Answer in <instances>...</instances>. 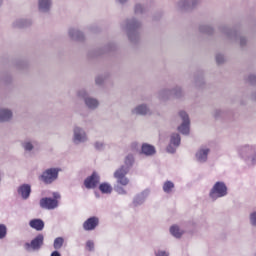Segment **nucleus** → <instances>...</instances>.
Instances as JSON below:
<instances>
[{
  "instance_id": "obj_43",
  "label": "nucleus",
  "mask_w": 256,
  "mask_h": 256,
  "mask_svg": "<svg viewBox=\"0 0 256 256\" xmlns=\"http://www.w3.org/2000/svg\"><path fill=\"white\" fill-rule=\"evenodd\" d=\"M16 67L18 69H24L25 67H27V62H25V60H20L16 62Z\"/></svg>"
},
{
  "instance_id": "obj_11",
  "label": "nucleus",
  "mask_w": 256,
  "mask_h": 256,
  "mask_svg": "<svg viewBox=\"0 0 256 256\" xmlns=\"http://www.w3.org/2000/svg\"><path fill=\"white\" fill-rule=\"evenodd\" d=\"M131 113L138 116H151L152 110L148 104H138L131 110Z\"/></svg>"
},
{
  "instance_id": "obj_19",
  "label": "nucleus",
  "mask_w": 256,
  "mask_h": 256,
  "mask_svg": "<svg viewBox=\"0 0 256 256\" xmlns=\"http://www.w3.org/2000/svg\"><path fill=\"white\" fill-rule=\"evenodd\" d=\"M33 24V21L30 18H18L12 22V27L16 29H23L30 27Z\"/></svg>"
},
{
  "instance_id": "obj_35",
  "label": "nucleus",
  "mask_w": 256,
  "mask_h": 256,
  "mask_svg": "<svg viewBox=\"0 0 256 256\" xmlns=\"http://www.w3.org/2000/svg\"><path fill=\"white\" fill-rule=\"evenodd\" d=\"M116 182L118 180L116 179ZM122 184L117 183V185L114 186V191L119 195H127V191L121 186Z\"/></svg>"
},
{
  "instance_id": "obj_12",
  "label": "nucleus",
  "mask_w": 256,
  "mask_h": 256,
  "mask_svg": "<svg viewBox=\"0 0 256 256\" xmlns=\"http://www.w3.org/2000/svg\"><path fill=\"white\" fill-rule=\"evenodd\" d=\"M100 183V176L93 172L89 177L84 180V186L87 189H94Z\"/></svg>"
},
{
  "instance_id": "obj_2",
  "label": "nucleus",
  "mask_w": 256,
  "mask_h": 256,
  "mask_svg": "<svg viewBox=\"0 0 256 256\" xmlns=\"http://www.w3.org/2000/svg\"><path fill=\"white\" fill-rule=\"evenodd\" d=\"M135 158L132 154H128L124 159V165L117 169L113 176L117 180V183L121 186H127L130 180L126 177L130 169L133 167Z\"/></svg>"
},
{
  "instance_id": "obj_25",
  "label": "nucleus",
  "mask_w": 256,
  "mask_h": 256,
  "mask_svg": "<svg viewBox=\"0 0 256 256\" xmlns=\"http://www.w3.org/2000/svg\"><path fill=\"white\" fill-rule=\"evenodd\" d=\"M13 118V112L12 110H9L8 108H0V123H6L11 121Z\"/></svg>"
},
{
  "instance_id": "obj_10",
  "label": "nucleus",
  "mask_w": 256,
  "mask_h": 256,
  "mask_svg": "<svg viewBox=\"0 0 256 256\" xmlns=\"http://www.w3.org/2000/svg\"><path fill=\"white\" fill-rule=\"evenodd\" d=\"M44 245V235L39 234L35 239H32L30 243L24 244V249L30 251H39Z\"/></svg>"
},
{
  "instance_id": "obj_23",
  "label": "nucleus",
  "mask_w": 256,
  "mask_h": 256,
  "mask_svg": "<svg viewBox=\"0 0 256 256\" xmlns=\"http://www.w3.org/2000/svg\"><path fill=\"white\" fill-rule=\"evenodd\" d=\"M68 35L74 41H83L85 39L84 33L77 28H69Z\"/></svg>"
},
{
  "instance_id": "obj_15",
  "label": "nucleus",
  "mask_w": 256,
  "mask_h": 256,
  "mask_svg": "<svg viewBox=\"0 0 256 256\" xmlns=\"http://www.w3.org/2000/svg\"><path fill=\"white\" fill-rule=\"evenodd\" d=\"M58 206H59L58 201L53 198L46 197V198L40 199V208L54 210Z\"/></svg>"
},
{
  "instance_id": "obj_18",
  "label": "nucleus",
  "mask_w": 256,
  "mask_h": 256,
  "mask_svg": "<svg viewBox=\"0 0 256 256\" xmlns=\"http://www.w3.org/2000/svg\"><path fill=\"white\" fill-rule=\"evenodd\" d=\"M238 153L244 160H249L255 154V149L252 146L245 145L238 149Z\"/></svg>"
},
{
  "instance_id": "obj_16",
  "label": "nucleus",
  "mask_w": 256,
  "mask_h": 256,
  "mask_svg": "<svg viewBox=\"0 0 256 256\" xmlns=\"http://www.w3.org/2000/svg\"><path fill=\"white\" fill-rule=\"evenodd\" d=\"M211 150L208 148H200L196 154H195V159L198 163L204 164L208 161V156L210 154Z\"/></svg>"
},
{
  "instance_id": "obj_27",
  "label": "nucleus",
  "mask_w": 256,
  "mask_h": 256,
  "mask_svg": "<svg viewBox=\"0 0 256 256\" xmlns=\"http://www.w3.org/2000/svg\"><path fill=\"white\" fill-rule=\"evenodd\" d=\"M141 154L145 156H153L156 154V148L150 144H142Z\"/></svg>"
},
{
  "instance_id": "obj_32",
  "label": "nucleus",
  "mask_w": 256,
  "mask_h": 256,
  "mask_svg": "<svg viewBox=\"0 0 256 256\" xmlns=\"http://www.w3.org/2000/svg\"><path fill=\"white\" fill-rule=\"evenodd\" d=\"M174 188H175V184L173 182L166 181L163 184L162 190L166 194H171Z\"/></svg>"
},
{
  "instance_id": "obj_29",
  "label": "nucleus",
  "mask_w": 256,
  "mask_h": 256,
  "mask_svg": "<svg viewBox=\"0 0 256 256\" xmlns=\"http://www.w3.org/2000/svg\"><path fill=\"white\" fill-rule=\"evenodd\" d=\"M199 31L202 34L212 35L214 33V28L210 25L202 24L199 26Z\"/></svg>"
},
{
  "instance_id": "obj_36",
  "label": "nucleus",
  "mask_w": 256,
  "mask_h": 256,
  "mask_svg": "<svg viewBox=\"0 0 256 256\" xmlns=\"http://www.w3.org/2000/svg\"><path fill=\"white\" fill-rule=\"evenodd\" d=\"M194 84L196 87H202L205 85V80L203 76H195Z\"/></svg>"
},
{
  "instance_id": "obj_5",
  "label": "nucleus",
  "mask_w": 256,
  "mask_h": 256,
  "mask_svg": "<svg viewBox=\"0 0 256 256\" xmlns=\"http://www.w3.org/2000/svg\"><path fill=\"white\" fill-rule=\"evenodd\" d=\"M76 95L78 98L83 100L84 105L91 111H95L100 106L99 100L97 98H93V96H89V93L85 88L77 90Z\"/></svg>"
},
{
  "instance_id": "obj_33",
  "label": "nucleus",
  "mask_w": 256,
  "mask_h": 256,
  "mask_svg": "<svg viewBox=\"0 0 256 256\" xmlns=\"http://www.w3.org/2000/svg\"><path fill=\"white\" fill-rule=\"evenodd\" d=\"M99 191L103 194H111L113 188L109 183H102L99 185Z\"/></svg>"
},
{
  "instance_id": "obj_28",
  "label": "nucleus",
  "mask_w": 256,
  "mask_h": 256,
  "mask_svg": "<svg viewBox=\"0 0 256 256\" xmlns=\"http://www.w3.org/2000/svg\"><path fill=\"white\" fill-rule=\"evenodd\" d=\"M133 10L134 14L143 15L147 12V7L142 3H135Z\"/></svg>"
},
{
  "instance_id": "obj_39",
  "label": "nucleus",
  "mask_w": 256,
  "mask_h": 256,
  "mask_svg": "<svg viewBox=\"0 0 256 256\" xmlns=\"http://www.w3.org/2000/svg\"><path fill=\"white\" fill-rule=\"evenodd\" d=\"M7 236V227L4 224H0V240Z\"/></svg>"
},
{
  "instance_id": "obj_3",
  "label": "nucleus",
  "mask_w": 256,
  "mask_h": 256,
  "mask_svg": "<svg viewBox=\"0 0 256 256\" xmlns=\"http://www.w3.org/2000/svg\"><path fill=\"white\" fill-rule=\"evenodd\" d=\"M221 33L226 35V38L232 42H236L239 39V44L241 48H244L247 45V38L242 36L241 32L236 29H231L228 26L220 27Z\"/></svg>"
},
{
  "instance_id": "obj_38",
  "label": "nucleus",
  "mask_w": 256,
  "mask_h": 256,
  "mask_svg": "<svg viewBox=\"0 0 256 256\" xmlns=\"http://www.w3.org/2000/svg\"><path fill=\"white\" fill-rule=\"evenodd\" d=\"M249 222L250 225L256 228V211H253L249 215Z\"/></svg>"
},
{
  "instance_id": "obj_30",
  "label": "nucleus",
  "mask_w": 256,
  "mask_h": 256,
  "mask_svg": "<svg viewBox=\"0 0 256 256\" xmlns=\"http://www.w3.org/2000/svg\"><path fill=\"white\" fill-rule=\"evenodd\" d=\"M169 231H170V234L177 239L181 238L182 235L184 234V232L180 230L179 226H176V225L170 227Z\"/></svg>"
},
{
  "instance_id": "obj_53",
  "label": "nucleus",
  "mask_w": 256,
  "mask_h": 256,
  "mask_svg": "<svg viewBox=\"0 0 256 256\" xmlns=\"http://www.w3.org/2000/svg\"><path fill=\"white\" fill-rule=\"evenodd\" d=\"M3 5V0H0V7Z\"/></svg>"
},
{
  "instance_id": "obj_37",
  "label": "nucleus",
  "mask_w": 256,
  "mask_h": 256,
  "mask_svg": "<svg viewBox=\"0 0 256 256\" xmlns=\"http://www.w3.org/2000/svg\"><path fill=\"white\" fill-rule=\"evenodd\" d=\"M225 115L224 110H221L220 108H216L213 112V117L215 119H220Z\"/></svg>"
},
{
  "instance_id": "obj_6",
  "label": "nucleus",
  "mask_w": 256,
  "mask_h": 256,
  "mask_svg": "<svg viewBox=\"0 0 256 256\" xmlns=\"http://www.w3.org/2000/svg\"><path fill=\"white\" fill-rule=\"evenodd\" d=\"M183 96H184V92L180 86H175L171 90L168 88H164L163 90H160V92H158V99L162 101H167L172 97L176 99H180Z\"/></svg>"
},
{
  "instance_id": "obj_13",
  "label": "nucleus",
  "mask_w": 256,
  "mask_h": 256,
  "mask_svg": "<svg viewBox=\"0 0 256 256\" xmlns=\"http://www.w3.org/2000/svg\"><path fill=\"white\" fill-rule=\"evenodd\" d=\"M200 3V0H179L177 8L179 10L187 11L195 8Z\"/></svg>"
},
{
  "instance_id": "obj_34",
  "label": "nucleus",
  "mask_w": 256,
  "mask_h": 256,
  "mask_svg": "<svg viewBox=\"0 0 256 256\" xmlns=\"http://www.w3.org/2000/svg\"><path fill=\"white\" fill-rule=\"evenodd\" d=\"M64 242H65V240L63 237H57L56 239H54V245H53L54 249H56V250L61 249L64 245Z\"/></svg>"
},
{
  "instance_id": "obj_54",
  "label": "nucleus",
  "mask_w": 256,
  "mask_h": 256,
  "mask_svg": "<svg viewBox=\"0 0 256 256\" xmlns=\"http://www.w3.org/2000/svg\"><path fill=\"white\" fill-rule=\"evenodd\" d=\"M255 256H256V253H255Z\"/></svg>"
},
{
  "instance_id": "obj_49",
  "label": "nucleus",
  "mask_w": 256,
  "mask_h": 256,
  "mask_svg": "<svg viewBox=\"0 0 256 256\" xmlns=\"http://www.w3.org/2000/svg\"><path fill=\"white\" fill-rule=\"evenodd\" d=\"M52 196L54 197L53 200H58V199H61V195L58 193V192H54V194H52Z\"/></svg>"
},
{
  "instance_id": "obj_4",
  "label": "nucleus",
  "mask_w": 256,
  "mask_h": 256,
  "mask_svg": "<svg viewBox=\"0 0 256 256\" xmlns=\"http://www.w3.org/2000/svg\"><path fill=\"white\" fill-rule=\"evenodd\" d=\"M228 195V187L222 182H216L209 191L208 197L212 202H216L220 198H224Z\"/></svg>"
},
{
  "instance_id": "obj_52",
  "label": "nucleus",
  "mask_w": 256,
  "mask_h": 256,
  "mask_svg": "<svg viewBox=\"0 0 256 256\" xmlns=\"http://www.w3.org/2000/svg\"><path fill=\"white\" fill-rule=\"evenodd\" d=\"M96 198H100V195L98 193H95Z\"/></svg>"
},
{
  "instance_id": "obj_14",
  "label": "nucleus",
  "mask_w": 256,
  "mask_h": 256,
  "mask_svg": "<svg viewBox=\"0 0 256 256\" xmlns=\"http://www.w3.org/2000/svg\"><path fill=\"white\" fill-rule=\"evenodd\" d=\"M20 146H22L24 152L32 153L39 146V143L34 139L27 138L20 142Z\"/></svg>"
},
{
  "instance_id": "obj_31",
  "label": "nucleus",
  "mask_w": 256,
  "mask_h": 256,
  "mask_svg": "<svg viewBox=\"0 0 256 256\" xmlns=\"http://www.w3.org/2000/svg\"><path fill=\"white\" fill-rule=\"evenodd\" d=\"M170 144H172L175 148L179 147L181 144V136L177 133H174L170 137Z\"/></svg>"
},
{
  "instance_id": "obj_20",
  "label": "nucleus",
  "mask_w": 256,
  "mask_h": 256,
  "mask_svg": "<svg viewBox=\"0 0 256 256\" xmlns=\"http://www.w3.org/2000/svg\"><path fill=\"white\" fill-rule=\"evenodd\" d=\"M99 225V219L97 217H90L86 221H84L82 227L85 231H93Z\"/></svg>"
},
{
  "instance_id": "obj_42",
  "label": "nucleus",
  "mask_w": 256,
  "mask_h": 256,
  "mask_svg": "<svg viewBox=\"0 0 256 256\" xmlns=\"http://www.w3.org/2000/svg\"><path fill=\"white\" fill-rule=\"evenodd\" d=\"M105 80H106V76H96L95 84L96 85H102Z\"/></svg>"
},
{
  "instance_id": "obj_9",
  "label": "nucleus",
  "mask_w": 256,
  "mask_h": 256,
  "mask_svg": "<svg viewBox=\"0 0 256 256\" xmlns=\"http://www.w3.org/2000/svg\"><path fill=\"white\" fill-rule=\"evenodd\" d=\"M179 117L182 120V124L177 128V130L182 134V135H189L190 134V118L187 112H184V110H181L179 112Z\"/></svg>"
},
{
  "instance_id": "obj_47",
  "label": "nucleus",
  "mask_w": 256,
  "mask_h": 256,
  "mask_svg": "<svg viewBox=\"0 0 256 256\" xmlns=\"http://www.w3.org/2000/svg\"><path fill=\"white\" fill-rule=\"evenodd\" d=\"M166 150H167L168 153H171V154L176 153V148H174V147L172 146V144H169V145L167 146Z\"/></svg>"
},
{
  "instance_id": "obj_41",
  "label": "nucleus",
  "mask_w": 256,
  "mask_h": 256,
  "mask_svg": "<svg viewBox=\"0 0 256 256\" xmlns=\"http://www.w3.org/2000/svg\"><path fill=\"white\" fill-rule=\"evenodd\" d=\"M225 62V56L223 54H216V63L222 65Z\"/></svg>"
},
{
  "instance_id": "obj_7",
  "label": "nucleus",
  "mask_w": 256,
  "mask_h": 256,
  "mask_svg": "<svg viewBox=\"0 0 256 256\" xmlns=\"http://www.w3.org/2000/svg\"><path fill=\"white\" fill-rule=\"evenodd\" d=\"M60 171L61 169L59 168L47 169L46 171L42 172V175L38 177V180L42 181L46 185H51L58 179Z\"/></svg>"
},
{
  "instance_id": "obj_21",
  "label": "nucleus",
  "mask_w": 256,
  "mask_h": 256,
  "mask_svg": "<svg viewBox=\"0 0 256 256\" xmlns=\"http://www.w3.org/2000/svg\"><path fill=\"white\" fill-rule=\"evenodd\" d=\"M115 49H116V45L113 43H110V44H107V46H105L104 50H96L95 52H89L88 57L90 58L99 57L105 53L114 51Z\"/></svg>"
},
{
  "instance_id": "obj_40",
  "label": "nucleus",
  "mask_w": 256,
  "mask_h": 256,
  "mask_svg": "<svg viewBox=\"0 0 256 256\" xmlns=\"http://www.w3.org/2000/svg\"><path fill=\"white\" fill-rule=\"evenodd\" d=\"M93 146H94V149L97 150V151H103L105 149L104 142H95L93 144Z\"/></svg>"
},
{
  "instance_id": "obj_45",
  "label": "nucleus",
  "mask_w": 256,
  "mask_h": 256,
  "mask_svg": "<svg viewBox=\"0 0 256 256\" xmlns=\"http://www.w3.org/2000/svg\"><path fill=\"white\" fill-rule=\"evenodd\" d=\"M248 82L251 84V85H256V76L255 74H250L248 76Z\"/></svg>"
},
{
  "instance_id": "obj_24",
  "label": "nucleus",
  "mask_w": 256,
  "mask_h": 256,
  "mask_svg": "<svg viewBox=\"0 0 256 256\" xmlns=\"http://www.w3.org/2000/svg\"><path fill=\"white\" fill-rule=\"evenodd\" d=\"M31 192L32 189L31 185L29 184H23L20 187H18V195H20V197H22L24 200L29 199Z\"/></svg>"
},
{
  "instance_id": "obj_48",
  "label": "nucleus",
  "mask_w": 256,
  "mask_h": 256,
  "mask_svg": "<svg viewBox=\"0 0 256 256\" xmlns=\"http://www.w3.org/2000/svg\"><path fill=\"white\" fill-rule=\"evenodd\" d=\"M130 0H115L116 3L120 5H126Z\"/></svg>"
},
{
  "instance_id": "obj_50",
  "label": "nucleus",
  "mask_w": 256,
  "mask_h": 256,
  "mask_svg": "<svg viewBox=\"0 0 256 256\" xmlns=\"http://www.w3.org/2000/svg\"><path fill=\"white\" fill-rule=\"evenodd\" d=\"M50 256H62L60 252H58L57 250L52 252V254H50Z\"/></svg>"
},
{
  "instance_id": "obj_26",
  "label": "nucleus",
  "mask_w": 256,
  "mask_h": 256,
  "mask_svg": "<svg viewBox=\"0 0 256 256\" xmlns=\"http://www.w3.org/2000/svg\"><path fill=\"white\" fill-rule=\"evenodd\" d=\"M28 225H30V228L36 231H43L45 228V223L42 219H32Z\"/></svg>"
},
{
  "instance_id": "obj_46",
  "label": "nucleus",
  "mask_w": 256,
  "mask_h": 256,
  "mask_svg": "<svg viewBox=\"0 0 256 256\" xmlns=\"http://www.w3.org/2000/svg\"><path fill=\"white\" fill-rule=\"evenodd\" d=\"M155 256H170V253L163 250H159L155 252Z\"/></svg>"
},
{
  "instance_id": "obj_22",
  "label": "nucleus",
  "mask_w": 256,
  "mask_h": 256,
  "mask_svg": "<svg viewBox=\"0 0 256 256\" xmlns=\"http://www.w3.org/2000/svg\"><path fill=\"white\" fill-rule=\"evenodd\" d=\"M149 194H150V190L146 189V190L142 191L141 193H139L138 195H136L133 198V205L135 207L142 205L148 198Z\"/></svg>"
},
{
  "instance_id": "obj_44",
  "label": "nucleus",
  "mask_w": 256,
  "mask_h": 256,
  "mask_svg": "<svg viewBox=\"0 0 256 256\" xmlns=\"http://www.w3.org/2000/svg\"><path fill=\"white\" fill-rule=\"evenodd\" d=\"M94 242L93 241H87L86 242V249L90 252L94 251Z\"/></svg>"
},
{
  "instance_id": "obj_51",
  "label": "nucleus",
  "mask_w": 256,
  "mask_h": 256,
  "mask_svg": "<svg viewBox=\"0 0 256 256\" xmlns=\"http://www.w3.org/2000/svg\"><path fill=\"white\" fill-rule=\"evenodd\" d=\"M252 98H253L254 100H256V93H255V94H252Z\"/></svg>"
},
{
  "instance_id": "obj_17",
  "label": "nucleus",
  "mask_w": 256,
  "mask_h": 256,
  "mask_svg": "<svg viewBox=\"0 0 256 256\" xmlns=\"http://www.w3.org/2000/svg\"><path fill=\"white\" fill-rule=\"evenodd\" d=\"M53 7V0H38V12L42 14L50 13Z\"/></svg>"
},
{
  "instance_id": "obj_1",
  "label": "nucleus",
  "mask_w": 256,
  "mask_h": 256,
  "mask_svg": "<svg viewBox=\"0 0 256 256\" xmlns=\"http://www.w3.org/2000/svg\"><path fill=\"white\" fill-rule=\"evenodd\" d=\"M142 27L141 21L137 18H128L121 23V29L127 34L128 40L136 44L140 40V28Z\"/></svg>"
},
{
  "instance_id": "obj_8",
  "label": "nucleus",
  "mask_w": 256,
  "mask_h": 256,
  "mask_svg": "<svg viewBox=\"0 0 256 256\" xmlns=\"http://www.w3.org/2000/svg\"><path fill=\"white\" fill-rule=\"evenodd\" d=\"M87 141L88 136L86 131L79 126H74L72 130V143L74 145H80L86 143Z\"/></svg>"
}]
</instances>
